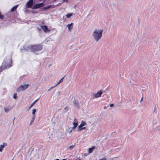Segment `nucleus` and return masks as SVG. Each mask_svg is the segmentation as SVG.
<instances>
[{
	"mask_svg": "<svg viewBox=\"0 0 160 160\" xmlns=\"http://www.w3.org/2000/svg\"><path fill=\"white\" fill-rule=\"evenodd\" d=\"M103 30L102 29H95L92 34L93 38L95 41L97 42L101 38Z\"/></svg>",
	"mask_w": 160,
	"mask_h": 160,
	"instance_id": "nucleus-1",
	"label": "nucleus"
},
{
	"mask_svg": "<svg viewBox=\"0 0 160 160\" xmlns=\"http://www.w3.org/2000/svg\"><path fill=\"white\" fill-rule=\"evenodd\" d=\"M12 61L10 58L5 60L0 67V72L5 69H7L11 66Z\"/></svg>",
	"mask_w": 160,
	"mask_h": 160,
	"instance_id": "nucleus-2",
	"label": "nucleus"
},
{
	"mask_svg": "<svg viewBox=\"0 0 160 160\" xmlns=\"http://www.w3.org/2000/svg\"><path fill=\"white\" fill-rule=\"evenodd\" d=\"M42 48V46L39 45H32L31 46V51L32 52H35L41 50Z\"/></svg>",
	"mask_w": 160,
	"mask_h": 160,
	"instance_id": "nucleus-3",
	"label": "nucleus"
},
{
	"mask_svg": "<svg viewBox=\"0 0 160 160\" xmlns=\"http://www.w3.org/2000/svg\"><path fill=\"white\" fill-rule=\"evenodd\" d=\"M29 86V84H23L20 85L17 89V92H19L21 91H24Z\"/></svg>",
	"mask_w": 160,
	"mask_h": 160,
	"instance_id": "nucleus-4",
	"label": "nucleus"
},
{
	"mask_svg": "<svg viewBox=\"0 0 160 160\" xmlns=\"http://www.w3.org/2000/svg\"><path fill=\"white\" fill-rule=\"evenodd\" d=\"M27 7L28 8H33L34 6L33 5V1L32 0H30L27 3Z\"/></svg>",
	"mask_w": 160,
	"mask_h": 160,
	"instance_id": "nucleus-5",
	"label": "nucleus"
},
{
	"mask_svg": "<svg viewBox=\"0 0 160 160\" xmlns=\"http://www.w3.org/2000/svg\"><path fill=\"white\" fill-rule=\"evenodd\" d=\"M78 122L76 118H75L72 123V125H73V127H72V130H75L76 129L78 125Z\"/></svg>",
	"mask_w": 160,
	"mask_h": 160,
	"instance_id": "nucleus-6",
	"label": "nucleus"
},
{
	"mask_svg": "<svg viewBox=\"0 0 160 160\" xmlns=\"http://www.w3.org/2000/svg\"><path fill=\"white\" fill-rule=\"evenodd\" d=\"M102 90L98 91L97 93L95 94L93 96V98H98L100 97L102 93Z\"/></svg>",
	"mask_w": 160,
	"mask_h": 160,
	"instance_id": "nucleus-7",
	"label": "nucleus"
},
{
	"mask_svg": "<svg viewBox=\"0 0 160 160\" xmlns=\"http://www.w3.org/2000/svg\"><path fill=\"white\" fill-rule=\"evenodd\" d=\"M41 28L45 32H50V30L48 29L46 25L44 26L41 25Z\"/></svg>",
	"mask_w": 160,
	"mask_h": 160,
	"instance_id": "nucleus-8",
	"label": "nucleus"
},
{
	"mask_svg": "<svg viewBox=\"0 0 160 160\" xmlns=\"http://www.w3.org/2000/svg\"><path fill=\"white\" fill-rule=\"evenodd\" d=\"M7 145V144L6 143H3L0 146V152H2V150Z\"/></svg>",
	"mask_w": 160,
	"mask_h": 160,
	"instance_id": "nucleus-9",
	"label": "nucleus"
},
{
	"mask_svg": "<svg viewBox=\"0 0 160 160\" xmlns=\"http://www.w3.org/2000/svg\"><path fill=\"white\" fill-rule=\"evenodd\" d=\"M73 23H71L70 24H68L67 27H68V30L69 31H71L73 28Z\"/></svg>",
	"mask_w": 160,
	"mask_h": 160,
	"instance_id": "nucleus-10",
	"label": "nucleus"
},
{
	"mask_svg": "<svg viewBox=\"0 0 160 160\" xmlns=\"http://www.w3.org/2000/svg\"><path fill=\"white\" fill-rule=\"evenodd\" d=\"M42 5V3H39L36 4L34 6L33 8H38L41 7Z\"/></svg>",
	"mask_w": 160,
	"mask_h": 160,
	"instance_id": "nucleus-11",
	"label": "nucleus"
},
{
	"mask_svg": "<svg viewBox=\"0 0 160 160\" xmlns=\"http://www.w3.org/2000/svg\"><path fill=\"white\" fill-rule=\"evenodd\" d=\"M73 102L74 105L76 107H78L79 105H78V101L76 100H74L73 101Z\"/></svg>",
	"mask_w": 160,
	"mask_h": 160,
	"instance_id": "nucleus-12",
	"label": "nucleus"
},
{
	"mask_svg": "<svg viewBox=\"0 0 160 160\" xmlns=\"http://www.w3.org/2000/svg\"><path fill=\"white\" fill-rule=\"evenodd\" d=\"M39 98H38V99L35 100L29 106V109L31 108L35 104V103L39 100Z\"/></svg>",
	"mask_w": 160,
	"mask_h": 160,
	"instance_id": "nucleus-13",
	"label": "nucleus"
},
{
	"mask_svg": "<svg viewBox=\"0 0 160 160\" xmlns=\"http://www.w3.org/2000/svg\"><path fill=\"white\" fill-rule=\"evenodd\" d=\"M86 122L85 121H82L81 122V123L80 124V125H79V126H80V127H82L83 126L86 125Z\"/></svg>",
	"mask_w": 160,
	"mask_h": 160,
	"instance_id": "nucleus-14",
	"label": "nucleus"
},
{
	"mask_svg": "<svg viewBox=\"0 0 160 160\" xmlns=\"http://www.w3.org/2000/svg\"><path fill=\"white\" fill-rule=\"evenodd\" d=\"M95 149V147L92 146L90 148H89L88 149V152L90 153H91L92 152L93 150Z\"/></svg>",
	"mask_w": 160,
	"mask_h": 160,
	"instance_id": "nucleus-15",
	"label": "nucleus"
},
{
	"mask_svg": "<svg viewBox=\"0 0 160 160\" xmlns=\"http://www.w3.org/2000/svg\"><path fill=\"white\" fill-rule=\"evenodd\" d=\"M18 5H17L15 6H14V7H13L12 8V9H11V12H14V11L15 10H16V9L17 8H18Z\"/></svg>",
	"mask_w": 160,
	"mask_h": 160,
	"instance_id": "nucleus-16",
	"label": "nucleus"
},
{
	"mask_svg": "<svg viewBox=\"0 0 160 160\" xmlns=\"http://www.w3.org/2000/svg\"><path fill=\"white\" fill-rule=\"evenodd\" d=\"M73 15V13H68L66 15V16L67 18H69L71 16H72Z\"/></svg>",
	"mask_w": 160,
	"mask_h": 160,
	"instance_id": "nucleus-17",
	"label": "nucleus"
},
{
	"mask_svg": "<svg viewBox=\"0 0 160 160\" xmlns=\"http://www.w3.org/2000/svg\"><path fill=\"white\" fill-rule=\"evenodd\" d=\"M36 112V109H33L32 110V113L33 116H36L35 113Z\"/></svg>",
	"mask_w": 160,
	"mask_h": 160,
	"instance_id": "nucleus-18",
	"label": "nucleus"
},
{
	"mask_svg": "<svg viewBox=\"0 0 160 160\" xmlns=\"http://www.w3.org/2000/svg\"><path fill=\"white\" fill-rule=\"evenodd\" d=\"M64 78V77H63L60 80H59V81L58 82V83L56 85V86H57L60 83L62 82Z\"/></svg>",
	"mask_w": 160,
	"mask_h": 160,
	"instance_id": "nucleus-19",
	"label": "nucleus"
},
{
	"mask_svg": "<svg viewBox=\"0 0 160 160\" xmlns=\"http://www.w3.org/2000/svg\"><path fill=\"white\" fill-rule=\"evenodd\" d=\"M80 126L79 125L77 128L78 131H80L82 130V127H80Z\"/></svg>",
	"mask_w": 160,
	"mask_h": 160,
	"instance_id": "nucleus-20",
	"label": "nucleus"
},
{
	"mask_svg": "<svg viewBox=\"0 0 160 160\" xmlns=\"http://www.w3.org/2000/svg\"><path fill=\"white\" fill-rule=\"evenodd\" d=\"M74 147V145H72L67 148L68 149H72Z\"/></svg>",
	"mask_w": 160,
	"mask_h": 160,
	"instance_id": "nucleus-21",
	"label": "nucleus"
},
{
	"mask_svg": "<svg viewBox=\"0 0 160 160\" xmlns=\"http://www.w3.org/2000/svg\"><path fill=\"white\" fill-rule=\"evenodd\" d=\"M13 98L15 99H17L18 98V97L17 96V93H14V94H13Z\"/></svg>",
	"mask_w": 160,
	"mask_h": 160,
	"instance_id": "nucleus-22",
	"label": "nucleus"
},
{
	"mask_svg": "<svg viewBox=\"0 0 160 160\" xmlns=\"http://www.w3.org/2000/svg\"><path fill=\"white\" fill-rule=\"evenodd\" d=\"M10 109V108H5L4 109L5 110L6 112H8L9 111Z\"/></svg>",
	"mask_w": 160,
	"mask_h": 160,
	"instance_id": "nucleus-23",
	"label": "nucleus"
},
{
	"mask_svg": "<svg viewBox=\"0 0 160 160\" xmlns=\"http://www.w3.org/2000/svg\"><path fill=\"white\" fill-rule=\"evenodd\" d=\"M157 129L158 131H160V125L157 127Z\"/></svg>",
	"mask_w": 160,
	"mask_h": 160,
	"instance_id": "nucleus-24",
	"label": "nucleus"
},
{
	"mask_svg": "<svg viewBox=\"0 0 160 160\" xmlns=\"http://www.w3.org/2000/svg\"><path fill=\"white\" fill-rule=\"evenodd\" d=\"M99 160H106V158L105 157H104L103 158L100 159Z\"/></svg>",
	"mask_w": 160,
	"mask_h": 160,
	"instance_id": "nucleus-25",
	"label": "nucleus"
},
{
	"mask_svg": "<svg viewBox=\"0 0 160 160\" xmlns=\"http://www.w3.org/2000/svg\"><path fill=\"white\" fill-rule=\"evenodd\" d=\"M35 117H36L35 116H33V117L32 118V120L34 121L35 119Z\"/></svg>",
	"mask_w": 160,
	"mask_h": 160,
	"instance_id": "nucleus-26",
	"label": "nucleus"
},
{
	"mask_svg": "<svg viewBox=\"0 0 160 160\" xmlns=\"http://www.w3.org/2000/svg\"><path fill=\"white\" fill-rule=\"evenodd\" d=\"M3 16L1 14V13H0V19H3Z\"/></svg>",
	"mask_w": 160,
	"mask_h": 160,
	"instance_id": "nucleus-27",
	"label": "nucleus"
},
{
	"mask_svg": "<svg viewBox=\"0 0 160 160\" xmlns=\"http://www.w3.org/2000/svg\"><path fill=\"white\" fill-rule=\"evenodd\" d=\"M72 130V127L71 128V129L69 131V133H70L72 132V131L73 130Z\"/></svg>",
	"mask_w": 160,
	"mask_h": 160,
	"instance_id": "nucleus-28",
	"label": "nucleus"
},
{
	"mask_svg": "<svg viewBox=\"0 0 160 160\" xmlns=\"http://www.w3.org/2000/svg\"><path fill=\"white\" fill-rule=\"evenodd\" d=\"M114 106V104L113 103H111L110 105V107H112Z\"/></svg>",
	"mask_w": 160,
	"mask_h": 160,
	"instance_id": "nucleus-29",
	"label": "nucleus"
},
{
	"mask_svg": "<svg viewBox=\"0 0 160 160\" xmlns=\"http://www.w3.org/2000/svg\"><path fill=\"white\" fill-rule=\"evenodd\" d=\"M34 122L33 121H32V120H31V121L30 122V125H31L32 124V122Z\"/></svg>",
	"mask_w": 160,
	"mask_h": 160,
	"instance_id": "nucleus-30",
	"label": "nucleus"
},
{
	"mask_svg": "<svg viewBox=\"0 0 160 160\" xmlns=\"http://www.w3.org/2000/svg\"><path fill=\"white\" fill-rule=\"evenodd\" d=\"M53 87H52L50 88L48 90V91H50V90H51L52 88H53Z\"/></svg>",
	"mask_w": 160,
	"mask_h": 160,
	"instance_id": "nucleus-31",
	"label": "nucleus"
},
{
	"mask_svg": "<svg viewBox=\"0 0 160 160\" xmlns=\"http://www.w3.org/2000/svg\"><path fill=\"white\" fill-rule=\"evenodd\" d=\"M82 130L85 129H86V127H82Z\"/></svg>",
	"mask_w": 160,
	"mask_h": 160,
	"instance_id": "nucleus-32",
	"label": "nucleus"
},
{
	"mask_svg": "<svg viewBox=\"0 0 160 160\" xmlns=\"http://www.w3.org/2000/svg\"><path fill=\"white\" fill-rule=\"evenodd\" d=\"M67 1H68L67 0H63V2H67Z\"/></svg>",
	"mask_w": 160,
	"mask_h": 160,
	"instance_id": "nucleus-33",
	"label": "nucleus"
},
{
	"mask_svg": "<svg viewBox=\"0 0 160 160\" xmlns=\"http://www.w3.org/2000/svg\"><path fill=\"white\" fill-rule=\"evenodd\" d=\"M68 109L67 108V107H65V108H64V109L66 110L67 109Z\"/></svg>",
	"mask_w": 160,
	"mask_h": 160,
	"instance_id": "nucleus-34",
	"label": "nucleus"
},
{
	"mask_svg": "<svg viewBox=\"0 0 160 160\" xmlns=\"http://www.w3.org/2000/svg\"><path fill=\"white\" fill-rule=\"evenodd\" d=\"M142 99H143V97H142V98H141V101H142Z\"/></svg>",
	"mask_w": 160,
	"mask_h": 160,
	"instance_id": "nucleus-35",
	"label": "nucleus"
},
{
	"mask_svg": "<svg viewBox=\"0 0 160 160\" xmlns=\"http://www.w3.org/2000/svg\"><path fill=\"white\" fill-rule=\"evenodd\" d=\"M103 108H104V109H106V107H104Z\"/></svg>",
	"mask_w": 160,
	"mask_h": 160,
	"instance_id": "nucleus-36",
	"label": "nucleus"
},
{
	"mask_svg": "<svg viewBox=\"0 0 160 160\" xmlns=\"http://www.w3.org/2000/svg\"><path fill=\"white\" fill-rule=\"evenodd\" d=\"M78 160H81V159H78Z\"/></svg>",
	"mask_w": 160,
	"mask_h": 160,
	"instance_id": "nucleus-37",
	"label": "nucleus"
},
{
	"mask_svg": "<svg viewBox=\"0 0 160 160\" xmlns=\"http://www.w3.org/2000/svg\"><path fill=\"white\" fill-rule=\"evenodd\" d=\"M62 160H66V159H62Z\"/></svg>",
	"mask_w": 160,
	"mask_h": 160,
	"instance_id": "nucleus-38",
	"label": "nucleus"
},
{
	"mask_svg": "<svg viewBox=\"0 0 160 160\" xmlns=\"http://www.w3.org/2000/svg\"><path fill=\"white\" fill-rule=\"evenodd\" d=\"M48 7H48V8H49V7H50V6H48Z\"/></svg>",
	"mask_w": 160,
	"mask_h": 160,
	"instance_id": "nucleus-39",
	"label": "nucleus"
}]
</instances>
